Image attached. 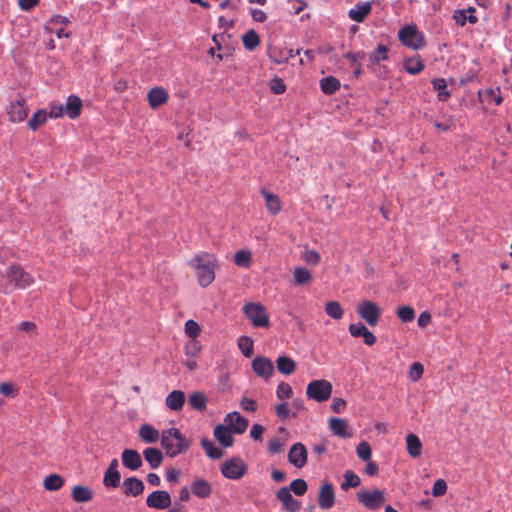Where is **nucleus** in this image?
<instances>
[{"instance_id": "nucleus-32", "label": "nucleus", "mask_w": 512, "mask_h": 512, "mask_svg": "<svg viewBox=\"0 0 512 512\" xmlns=\"http://www.w3.org/2000/svg\"><path fill=\"white\" fill-rule=\"evenodd\" d=\"M269 57L273 62L281 64L294 57V53L292 49L274 47L269 50Z\"/></svg>"}, {"instance_id": "nucleus-29", "label": "nucleus", "mask_w": 512, "mask_h": 512, "mask_svg": "<svg viewBox=\"0 0 512 512\" xmlns=\"http://www.w3.org/2000/svg\"><path fill=\"white\" fill-rule=\"evenodd\" d=\"M405 71L411 75H417L423 71L425 65L420 56L405 58L403 61Z\"/></svg>"}, {"instance_id": "nucleus-31", "label": "nucleus", "mask_w": 512, "mask_h": 512, "mask_svg": "<svg viewBox=\"0 0 512 512\" xmlns=\"http://www.w3.org/2000/svg\"><path fill=\"white\" fill-rule=\"evenodd\" d=\"M407 452L412 458H417L422 453V442L415 434H408L406 437Z\"/></svg>"}, {"instance_id": "nucleus-41", "label": "nucleus", "mask_w": 512, "mask_h": 512, "mask_svg": "<svg viewBox=\"0 0 512 512\" xmlns=\"http://www.w3.org/2000/svg\"><path fill=\"white\" fill-rule=\"evenodd\" d=\"M242 41L244 47L252 51L260 44V37L255 30L251 29L242 36Z\"/></svg>"}, {"instance_id": "nucleus-42", "label": "nucleus", "mask_w": 512, "mask_h": 512, "mask_svg": "<svg viewBox=\"0 0 512 512\" xmlns=\"http://www.w3.org/2000/svg\"><path fill=\"white\" fill-rule=\"evenodd\" d=\"M361 484L360 477L352 470H346L344 473V481L341 484L342 490L358 487Z\"/></svg>"}, {"instance_id": "nucleus-36", "label": "nucleus", "mask_w": 512, "mask_h": 512, "mask_svg": "<svg viewBox=\"0 0 512 512\" xmlns=\"http://www.w3.org/2000/svg\"><path fill=\"white\" fill-rule=\"evenodd\" d=\"M49 118L48 112L45 109L36 111L33 116L29 119L27 125L28 128L35 131L42 126Z\"/></svg>"}, {"instance_id": "nucleus-25", "label": "nucleus", "mask_w": 512, "mask_h": 512, "mask_svg": "<svg viewBox=\"0 0 512 512\" xmlns=\"http://www.w3.org/2000/svg\"><path fill=\"white\" fill-rule=\"evenodd\" d=\"M214 437L224 447H230L233 445L234 438L232 436V431L227 426L221 424L217 425L214 428Z\"/></svg>"}, {"instance_id": "nucleus-60", "label": "nucleus", "mask_w": 512, "mask_h": 512, "mask_svg": "<svg viewBox=\"0 0 512 512\" xmlns=\"http://www.w3.org/2000/svg\"><path fill=\"white\" fill-rule=\"evenodd\" d=\"M284 449V443L279 438H272L268 442V451L271 454H278Z\"/></svg>"}, {"instance_id": "nucleus-24", "label": "nucleus", "mask_w": 512, "mask_h": 512, "mask_svg": "<svg viewBox=\"0 0 512 512\" xmlns=\"http://www.w3.org/2000/svg\"><path fill=\"white\" fill-rule=\"evenodd\" d=\"M330 430L341 438H351L352 432L348 431L347 422L341 418H331L329 421Z\"/></svg>"}, {"instance_id": "nucleus-26", "label": "nucleus", "mask_w": 512, "mask_h": 512, "mask_svg": "<svg viewBox=\"0 0 512 512\" xmlns=\"http://www.w3.org/2000/svg\"><path fill=\"white\" fill-rule=\"evenodd\" d=\"M453 19L460 26H464L467 22L474 24L478 20L475 15V8L473 7H469L468 9L463 10H456L454 12Z\"/></svg>"}, {"instance_id": "nucleus-17", "label": "nucleus", "mask_w": 512, "mask_h": 512, "mask_svg": "<svg viewBox=\"0 0 512 512\" xmlns=\"http://www.w3.org/2000/svg\"><path fill=\"white\" fill-rule=\"evenodd\" d=\"M123 493L126 496L137 497L144 492L145 485L142 480L137 477H129L123 481Z\"/></svg>"}, {"instance_id": "nucleus-37", "label": "nucleus", "mask_w": 512, "mask_h": 512, "mask_svg": "<svg viewBox=\"0 0 512 512\" xmlns=\"http://www.w3.org/2000/svg\"><path fill=\"white\" fill-rule=\"evenodd\" d=\"M188 403L193 409L204 411L207 406V398L202 392H194L189 395Z\"/></svg>"}, {"instance_id": "nucleus-2", "label": "nucleus", "mask_w": 512, "mask_h": 512, "mask_svg": "<svg viewBox=\"0 0 512 512\" xmlns=\"http://www.w3.org/2000/svg\"><path fill=\"white\" fill-rule=\"evenodd\" d=\"M4 283L0 284L4 293H10L15 289H26L34 283V278L20 265H11L3 274Z\"/></svg>"}, {"instance_id": "nucleus-53", "label": "nucleus", "mask_w": 512, "mask_h": 512, "mask_svg": "<svg viewBox=\"0 0 512 512\" xmlns=\"http://www.w3.org/2000/svg\"><path fill=\"white\" fill-rule=\"evenodd\" d=\"M290 491L292 490L297 496H302L307 492L308 486L304 479H295L290 483V487H288Z\"/></svg>"}, {"instance_id": "nucleus-35", "label": "nucleus", "mask_w": 512, "mask_h": 512, "mask_svg": "<svg viewBox=\"0 0 512 512\" xmlns=\"http://www.w3.org/2000/svg\"><path fill=\"white\" fill-rule=\"evenodd\" d=\"M320 87L324 94L332 95L340 88V81L333 76H327L320 80Z\"/></svg>"}, {"instance_id": "nucleus-55", "label": "nucleus", "mask_w": 512, "mask_h": 512, "mask_svg": "<svg viewBox=\"0 0 512 512\" xmlns=\"http://www.w3.org/2000/svg\"><path fill=\"white\" fill-rule=\"evenodd\" d=\"M276 395L279 399H289L292 395V388L288 383L281 382L276 389Z\"/></svg>"}, {"instance_id": "nucleus-39", "label": "nucleus", "mask_w": 512, "mask_h": 512, "mask_svg": "<svg viewBox=\"0 0 512 512\" xmlns=\"http://www.w3.org/2000/svg\"><path fill=\"white\" fill-rule=\"evenodd\" d=\"M64 478L58 474H50L44 479V487L48 491H57L64 485Z\"/></svg>"}, {"instance_id": "nucleus-19", "label": "nucleus", "mask_w": 512, "mask_h": 512, "mask_svg": "<svg viewBox=\"0 0 512 512\" xmlns=\"http://www.w3.org/2000/svg\"><path fill=\"white\" fill-rule=\"evenodd\" d=\"M149 105L155 109L165 104L169 98L168 92L162 87H154L148 92Z\"/></svg>"}, {"instance_id": "nucleus-56", "label": "nucleus", "mask_w": 512, "mask_h": 512, "mask_svg": "<svg viewBox=\"0 0 512 512\" xmlns=\"http://www.w3.org/2000/svg\"><path fill=\"white\" fill-rule=\"evenodd\" d=\"M424 373V367L419 362H414L409 370V377L412 381H418Z\"/></svg>"}, {"instance_id": "nucleus-52", "label": "nucleus", "mask_w": 512, "mask_h": 512, "mask_svg": "<svg viewBox=\"0 0 512 512\" xmlns=\"http://www.w3.org/2000/svg\"><path fill=\"white\" fill-rule=\"evenodd\" d=\"M356 452H357V456L364 461H369L371 458V454H372L371 446L366 441H362L358 444V446L356 448Z\"/></svg>"}, {"instance_id": "nucleus-16", "label": "nucleus", "mask_w": 512, "mask_h": 512, "mask_svg": "<svg viewBox=\"0 0 512 512\" xmlns=\"http://www.w3.org/2000/svg\"><path fill=\"white\" fill-rule=\"evenodd\" d=\"M224 422L238 434L244 433L249 424L248 420L242 417L237 411L228 413L224 418Z\"/></svg>"}, {"instance_id": "nucleus-43", "label": "nucleus", "mask_w": 512, "mask_h": 512, "mask_svg": "<svg viewBox=\"0 0 512 512\" xmlns=\"http://www.w3.org/2000/svg\"><path fill=\"white\" fill-rule=\"evenodd\" d=\"M293 277L296 285H304L312 280L311 272L305 267H296Z\"/></svg>"}, {"instance_id": "nucleus-3", "label": "nucleus", "mask_w": 512, "mask_h": 512, "mask_svg": "<svg viewBox=\"0 0 512 512\" xmlns=\"http://www.w3.org/2000/svg\"><path fill=\"white\" fill-rule=\"evenodd\" d=\"M161 445L168 456L175 457L189 449L190 441L178 428H170L162 432Z\"/></svg>"}, {"instance_id": "nucleus-44", "label": "nucleus", "mask_w": 512, "mask_h": 512, "mask_svg": "<svg viewBox=\"0 0 512 512\" xmlns=\"http://www.w3.org/2000/svg\"><path fill=\"white\" fill-rule=\"evenodd\" d=\"M201 446L205 450L207 456L212 459H219L223 456V451L216 447L209 439H202Z\"/></svg>"}, {"instance_id": "nucleus-21", "label": "nucleus", "mask_w": 512, "mask_h": 512, "mask_svg": "<svg viewBox=\"0 0 512 512\" xmlns=\"http://www.w3.org/2000/svg\"><path fill=\"white\" fill-rule=\"evenodd\" d=\"M185 403V393L181 390H173L166 399V406L172 411H180Z\"/></svg>"}, {"instance_id": "nucleus-47", "label": "nucleus", "mask_w": 512, "mask_h": 512, "mask_svg": "<svg viewBox=\"0 0 512 512\" xmlns=\"http://www.w3.org/2000/svg\"><path fill=\"white\" fill-rule=\"evenodd\" d=\"M252 254L248 250H238L234 254V262L237 266L247 268L251 265Z\"/></svg>"}, {"instance_id": "nucleus-22", "label": "nucleus", "mask_w": 512, "mask_h": 512, "mask_svg": "<svg viewBox=\"0 0 512 512\" xmlns=\"http://www.w3.org/2000/svg\"><path fill=\"white\" fill-rule=\"evenodd\" d=\"M370 2H360L349 10V17L355 22H362L371 12Z\"/></svg>"}, {"instance_id": "nucleus-54", "label": "nucleus", "mask_w": 512, "mask_h": 512, "mask_svg": "<svg viewBox=\"0 0 512 512\" xmlns=\"http://www.w3.org/2000/svg\"><path fill=\"white\" fill-rule=\"evenodd\" d=\"M201 328L199 324L194 320H188L185 323V333L191 338L196 339L199 335Z\"/></svg>"}, {"instance_id": "nucleus-7", "label": "nucleus", "mask_w": 512, "mask_h": 512, "mask_svg": "<svg viewBox=\"0 0 512 512\" xmlns=\"http://www.w3.org/2000/svg\"><path fill=\"white\" fill-rule=\"evenodd\" d=\"M357 500L366 509L378 510L385 503L386 497H385L384 491H382L380 489H374L372 491L360 490L357 493Z\"/></svg>"}, {"instance_id": "nucleus-8", "label": "nucleus", "mask_w": 512, "mask_h": 512, "mask_svg": "<svg viewBox=\"0 0 512 512\" xmlns=\"http://www.w3.org/2000/svg\"><path fill=\"white\" fill-rule=\"evenodd\" d=\"M357 313L368 325L374 327L379 322L382 309L376 303L370 300H364L359 303Z\"/></svg>"}, {"instance_id": "nucleus-58", "label": "nucleus", "mask_w": 512, "mask_h": 512, "mask_svg": "<svg viewBox=\"0 0 512 512\" xmlns=\"http://www.w3.org/2000/svg\"><path fill=\"white\" fill-rule=\"evenodd\" d=\"M447 491V484L443 479H438L432 487V495L435 497L443 496Z\"/></svg>"}, {"instance_id": "nucleus-48", "label": "nucleus", "mask_w": 512, "mask_h": 512, "mask_svg": "<svg viewBox=\"0 0 512 512\" xmlns=\"http://www.w3.org/2000/svg\"><path fill=\"white\" fill-rule=\"evenodd\" d=\"M433 88L438 92V98L442 101L447 100L450 97V93L447 90L446 80L443 78H437L432 81Z\"/></svg>"}, {"instance_id": "nucleus-59", "label": "nucleus", "mask_w": 512, "mask_h": 512, "mask_svg": "<svg viewBox=\"0 0 512 512\" xmlns=\"http://www.w3.org/2000/svg\"><path fill=\"white\" fill-rule=\"evenodd\" d=\"M303 260L311 265L319 264L321 257L316 250H307L303 253Z\"/></svg>"}, {"instance_id": "nucleus-33", "label": "nucleus", "mask_w": 512, "mask_h": 512, "mask_svg": "<svg viewBox=\"0 0 512 512\" xmlns=\"http://www.w3.org/2000/svg\"><path fill=\"white\" fill-rule=\"evenodd\" d=\"M277 370L283 375H291L296 369L295 361L288 356H279L276 359Z\"/></svg>"}, {"instance_id": "nucleus-23", "label": "nucleus", "mask_w": 512, "mask_h": 512, "mask_svg": "<svg viewBox=\"0 0 512 512\" xmlns=\"http://www.w3.org/2000/svg\"><path fill=\"white\" fill-rule=\"evenodd\" d=\"M82 108V100L76 95H70L67 98L64 110L70 119L79 117Z\"/></svg>"}, {"instance_id": "nucleus-4", "label": "nucleus", "mask_w": 512, "mask_h": 512, "mask_svg": "<svg viewBox=\"0 0 512 512\" xmlns=\"http://www.w3.org/2000/svg\"><path fill=\"white\" fill-rule=\"evenodd\" d=\"M399 41L412 50H420L426 45L425 36L415 24L403 26L398 32Z\"/></svg>"}, {"instance_id": "nucleus-50", "label": "nucleus", "mask_w": 512, "mask_h": 512, "mask_svg": "<svg viewBox=\"0 0 512 512\" xmlns=\"http://www.w3.org/2000/svg\"><path fill=\"white\" fill-rule=\"evenodd\" d=\"M387 59L388 48L383 44L378 45L377 49L370 55V60L375 64H378L379 62L385 61Z\"/></svg>"}, {"instance_id": "nucleus-9", "label": "nucleus", "mask_w": 512, "mask_h": 512, "mask_svg": "<svg viewBox=\"0 0 512 512\" xmlns=\"http://www.w3.org/2000/svg\"><path fill=\"white\" fill-rule=\"evenodd\" d=\"M221 472L228 479L238 480L247 473V465L241 458L234 457L222 464Z\"/></svg>"}, {"instance_id": "nucleus-12", "label": "nucleus", "mask_w": 512, "mask_h": 512, "mask_svg": "<svg viewBox=\"0 0 512 512\" xmlns=\"http://www.w3.org/2000/svg\"><path fill=\"white\" fill-rule=\"evenodd\" d=\"M149 508L163 510L171 505V496L167 491L156 490L150 493L146 499Z\"/></svg>"}, {"instance_id": "nucleus-5", "label": "nucleus", "mask_w": 512, "mask_h": 512, "mask_svg": "<svg viewBox=\"0 0 512 512\" xmlns=\"http://www.w3.org/2000/svg\"><path fill=\"white\" fill-rule=\"evenodd\" d=\"M242 311L254 327L267 328L270 326L269 314L262 304L257 302L247 303L243 306Z\"/></svg>"}, {"instance_id": "nucleus-30", "label": "nucleus", "mask_w": 512, "mask_h": 512, "mask_svg": "<svg viewBox=\"0 0 512 512\" xmlns=\"http://www.w3.org/2000/svg\"><path fill=\"white\" fill-rule=\"evenodd\" d=\"M479 97L481 98V101L488 104L494 103L495 105H500L503 101L499 87L488 88L483 92L479 91Z\"/></svg>"}, {"instance_id": "nucleus-14", "label": "nucleus", "mask_w": 512, "mask_h": 512, "mask_svg": "<svg viewBox=\"0 0 512 512\" xmlns=\"http://www.w3.org/2000/svg\"><path fill=\"white\" fill-rule=\"evenodd\" d=\"M252 369L258 376L263 378H269L274 373L272 361L262 356H258L252 361Z\"/></svg>"}, {"instance_id": "nucleus-62", "label": "nucleus", "mask_w": 512, "mask_h": 512, "mask_svg": "<svg viewBox=\"0 0 512 512\" xmlns=\"http://www.w3.org/2000/svg\"><path fill=\"white\" fill-rule=\"evenodd\" d=\"M276 415L282 419L286 420L290 416V409L287 403L282 402L275 406Z\"/></svg>"}, {"instance_id": "nucleus-20", "label": "nucleus", "mask_w": 512, "mask_h": 512, "mask_svg": "<svg viewBox=\"0 0 512 512\" xmlns=\"http://www.w3.org/2000/svg\"><path fill=\"white\" fill-rule=\"evenodd\" d=\"M212 491L211 484L203 478H197L191 484V492L198 498H208Z\"/></svg>"}, {"instance_id": "nucleus-6", "label": "nucleus", "mask_w": 512, "mask_h": 512, "mask_svg": "<svg viewBox=\"0 0 512 512\" xmlns=\"http://www.w3.org/2000/svg\"><path fill=\"white\" fill-rule=\"evenodd\" d=\"M331 394L332 384L327 380H313L306 388L307 397L317 402L327 401Z\"/></svg>"}, {"instance_id": "nucleus-13", "label": "nucleus", "mask_w": 512, "mask_h": 512, "mask_svg": "<svg viewBox=\"0 0 512 512\" xmlns=\"http://www.w3.org/2000/svg\"><path fill=\"white\" fill-rule=\"evenodd\" d=\"M307 457V449L300 442L293 444L288 452V461L296 468L304 467L307 463Z\"/></svg>"}, {"instance_id": "nucleus-10", "label": "nucleus", "mask_w": 512, "mask_h": 512, "mask_svg": "<svg viewBox=\"0 0 512 512\" xmlns=\"http://www.w3.org/2000/svg\"><path fill=\"white\" fill-rule=\"evenodd\" d=\"M335 491L332 483L324 482L320 488L318 493V505L323 510H328L332 508L335 504Z\"/></svg>"}, {"instance_id": "nucleus-49", "label": "nucleus", "mask_w": 512, "mask_h": 512, "mask_svg": "<svg viewBox=\"0 0 512 512\" xmlns=\"http://www.w3.org/2000/svg\"><path fill=\"white\" fill-rule=\"evenodd\" d=\"M121 480V475L119 471H105L104 478H103V484L106 487H113L116 488L119 486Z\"/></svg>"}, {"instance_id": "nucleus-28", "label": "nucleus", "mask_w": 512, "mask_h": 512, "mask_svg": "<svg viewBox=\"0 0 512 512\" xmlns=\"http://www.w3.org/2000/svg\"><path fill=\"white\" fill-rule=\"evenodd\" d=\"M143 456L152 469L158 468L163 462V454L157 448H146L143 451Z\"/></svg>"}, {"instance_id": "nucleus-46", "label": "nucleus", "mask_w": 512, "mask_h": 512, "mask_svg": "<svg viewBox=\"0 0 512 512\" xmlns=\"http://www.w3.org/2000/svg\"><path fill=\"white\" fill-rule=\"evenodd\" d=\"M396 315L403 323L412 322L415 318V310L409 305L399 306Z\"/></svg>"}, {"instance_id": "nucleus-45", "label": "nucleus", "mask_w": 512, "mask_h": 512, "mask_svg": "<svg viewBox=\"0 0 512 512\" xmlns=\"http://www.w3.org/2000/svg\"><path fill=\"white\" fill-rule=\"evenodd\" d=\"M238 347L245 357H251L254 352V342L249 336H241L238 339Z\"/></svg>"}, {"instance_id": "nucleus-1", "label": "nucleus", "mask_w": 512, "mask_h": 512, "mask_svg": "<svg viewBox=\"0 0 512 512\" xmlns=\"http://www.w3.org/2000/svg\"><path fill=\"white\" fill-rule=\"evenodd\" d=\"M188 265L196 270L199 285L209 286L215 279L218 263L214 255L203 252L189 260Z\"/></svg>"}, {"instance_id": "nucleus-11", "label": "nucleus", "mask_w": 512, "mask_h": 512, "mask_svg": "<svg viewBox=\"0 0 512 512\" xmlns=\"http://www.w3.org/2000/svg\"><path fill=\"white\" fill-rule=\"evenodd\" d=\"M28 113V107L23 99L12 101L7 108L9 120L13 123L24 121L27 118Z\"/></svg>"}, {"instance_id": "nucleus-38", "label": "nucleus", "mask_w": 512, "mask_h": 512, "mask_svg": "<svg viewBox=\"0 0 512 512\" xmlns=\"http://www.w3.org/2000/svg\"><path fill=\"white\" fill-rule=\"evenodd\" d=\"M267 210L271 214H278L281 211L282 204L278 194H263Z\"/></svg>"}, {"instance_id": "nucleus-63", "label": "nucleus", "mask_w": 512, "mask_h": 512, "mask_svg": "<svg viewBox=\"0 0 512 512\" xmlns=\"http://www.w3.org/2000/svg\"><path fill=\"white\" fill-rule=\"evenodd\" d=\"M240 405L244 411L255 412L257 409V403L250 398L242 397Z\"/></svg>"}, {"instance_id": "nucleus-64", "label": "nucleus", "mask_w": 512, "mask_h": 512, "mask_svg": "<svg viewBox=\"0 0 512 512\" xmlns=\"http://www.w3.org/2000/svg\"><path fill=\"white\" fill-rule=\"evenodd\" d=\"M271 90L275 94H282L286 90V86L282 79L275 78L271 81Z\"/></svg>"}, {"instance_id": "nucleus-61", "label": "nucleus", "mask_w": 512, "mask_h": 512, "mask_svg": "<svg viewBox=\"0 0 512 512\" xmlns=\"http://www.w3.org/2000/svg\"><path fill=\"white\" fill-rule=\"evenodd\" d=\"M64 105L58 103H51L49 106L48 116L50 118H59L64 114Z\"/></svg>"}, {"instance_id": "nucleus-18", "label": "nucleus", "mask_w": 512, "mask_h": 512, "mask_svg": "<svg viewBox=\"0 0 512 512\" xmlns=\"http://www.w3.org/2000/svg\"><path fill=\"white\" fill-rule=\"evenodd\" d=\"M121 459L122 464L132 471L139 469L143 463L140 453L134 449H125L122 452Z\"/></svg>"}, {"instance_id": "nucleus-51", "label": "nucleus", "mask_w": 512, "mask_h": 512, "mask_svg": "<svg viewBox=\"0 0 512 512\" xmlns=\"http://www.w3.org/2000/svg\"><path fill=\"white\" fill-rule=\"evenodd\" d=\"M201 344L197 339H190L185 345V354L188 357H197L201 351Z\"/></svg>"}, {"instance_id": "nucleus-27", "label": "nucleus", "mask_w": 512, "mask_h": 512, "mask_svg": "<svg viewBox=\"0 0 512 512\" xmlns=\"http://www.w3.org/2000/svg\"><path fill=\"white\" fill-rule=\"evenodd\" d=\"M72 499L77 503H86L93 499L91 488L82 485H75L72 488Z\"/></svg>"}, {"instance_id": "nucleus-34", "label": "nucleus", "mask_w": 512, "mask_h": 512, "mask_svg": "<svg viewBox=\"0 0 512 512\" xmlns=\"http://www.w3.org/2000/svg\"><path fill=\"white\" fill-rule=\"evenodd\" d=\"M139 437L145 443H155L159 439V431L150 424H143L139 429Z\"/></svg>"}, {"instance_id": "nucleus-15", "label": "nucleus", "mask_w": 512, "mask_h": 512, "mask_svg": "<svg viewBox=\"0 0 512 512\" xmlns=\"http://www.w3.org/2000/svg\"><path fill=\"white\" fill-rule=\"evenodd\" d=\"M276 496L288 512H298L300 510V502L293 498L288 487L280 488Z\"/></svg>"}, {"instance_id": "nucleus-40", "label": "nucleus", "mask_w": 512, "mask_h": 512, "mask_svg": "<svg viewBox=\"0 0 512 512\" xmlns=\"http://www.w3.org/2000/svg\"><path fill=\"white\" fill-rule=\"evenodd\" d=\"M324 310L329 317L335 320H340L344 315V309L338 301L327 302Z\"/></svg>"}, {"instance_id": "nucleus-57", "label": "nucleus", "mask_w": 512, "mask_h": 512, "mask_svg": "<svg viewBox=\"0 0 512 512\" xmlns=\"http://www.w3.org/2000/svg\"><path fill=\"white\" fill-rule=\"evenodd\" d=\"M368 328L361 322L350 324L349 332L353 337H363Z\"/></svg>"}]
</instances>
